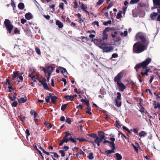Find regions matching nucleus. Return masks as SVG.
<instances>
[{
    "label": "nucleus",
    "mask_w": 160,
    "mask_h": 160,
    "mask_svg": "<svg viewBox=\"0 0 160 160\" xmlns=\"http://www.w3.org/2000/svg\"><path fill=\"white\" fill-rule=\"evenodd\" d=\"M63 140H64L65 142L67 143L68 142H69L70 140V138L68 139H64Z\"/></svg>",
    "instance_id": "58"
},
{
    "label": "nucleus",
    "mask_w": 160,
    "mask_h": 160,
    "mask_svg": "<svg viewBox=\"0 0 160 160\" xmlns=\"http://www.w3.org/2000/svg\"><path fill=\"white\" fill-rule=\"evenodd\" d=\"M54 154V156L55 158H58L59 157V156L57 154V153L56 152H53V153Z\"/></svg>",
    "instance_id": "53"
},
{
    "label": "nucleus",
    "mask_w": 160,
    "mask_h": 160,
    "mask_svg": "<svg viewBox=\"0 0 160 160\" xmlns=\"http://www.w3.org/2000/svg\"><path fill=\"white\" fill-rule=\"evenodd\" d=\"M27 100L26 98H22L18 99V102L20 103H24L26 102Z\"/></svg>",
    "instance_id": "16"
},
{
    "label": "nucleus",
    "mask_w": 160,
    "mask_h": 160,
    "mask_svg": "<svg viewBox=\"0 0 160 160\" xmlns=\"http://www.w3.org/2000/svg\"><path fill=\"white\" fill-rule=\"evenodd\" d=\"M98 137H99V138H100L102 140H105V136L104 135V132L101 131H99L98 132Z\"/></svg>",
    "instance_id": "12"
},
{
    "label": "nucleus",
    "mask_w": 160,
    "mask_h": 160,
    "mask_svg": "<svg viewBox=\"0 0 160 160\" xmlns=\"http://www.w3.org/2000/svg\"><path fill=\"white\" fill-rule=\"evenodd\" d=\"M65 98L70 100L71 101H73L74 96L72 95H67L65 96Z\"/></svg>",
    "instance_id": "20"
},
{
    "label": "nucleus",
    "mask_w": 160,
    "mask_h": 160,
    "mask_svg": "<svg viewBox=\"0 0 160 160\" xmlns=\"http://www.w3.org/2000/svg\"><path fill=\"white\" fill-rule=\"evenodd\" d=\"M110 139L112 141V142H111V145L112 146H113V145H114V146H115L114 143V142L115 140V138H111Z\"/></svg>",
    "instance_id": "31"
},
{
    "label": "nucleus",
    "mask_w": 160,
    "mask_h": 160,
    "mask_svg": "<svg viewBox=\"0 0 160 160\" xmlns=\"http://www.w3.org/2000/svg\"><path fill=\"white\" fill-rule=\"evenodd\" d=\"M136 38H139L143 42H144L146 40V39L143 36L140 35V34H138L136 35Z\"/></svg>",
    "instance_id": "14"
},
{
    "label": "nucleus",
    "mask_w": 160,
    "mask_h": 160,
    "mask_svg": "<svg viewBox=\"0 0 160 160\" xmlns=\"http://www.w3.org/2000/svg\"><path fill=\"white\" fill-rule=\"evenodd\" d=\"M25 18L27 19H30L32 18V15L30 13H27L25 15Z\"/></svg>",
    "instance_id": "21"
},
{
    "label": "nucleus",
    "mask_w": 160,
    "mask_h": 160,
    "mask_svg": "<svg viewBox=\"0 0 160 160\" xmlns=\"http://www.w3.org/2000/svg\"><path fill=\"white\" fill-rule=\"evenodd\" d=\"M118 96L116 98L115 100H120L121 99V93L118 92L117 93Z\"/></svg>",
    "instance_id": "26"
},
{
    "label": "nucleus",
    "mask_w": 160,
    "mask_h": 160,
    "mask_svg": "<svg viewBox=\"0 0 160 160\" xmlns=\"http://www.w3.org/2000/svg\"><path fill=\"white\" fill-rule=\"evenodd\" d=\"M51 100L53 103H55V102L57 98L55 96H52V94H51Z\"/></svg>",
    "instance_id": "22"
},
{
    "label": "nucleus",
    "mask_w": 160,
    "mask_h": 160,
    "mask_svg": "<svg viewBox=\"0 0 160 160\" xmlns=\"http://www.w3.org/2000/svg\"><path fill=\"white\" fill-rule=\"evenodd\" d=\"M153 78H154V76H153V75H152L151 76V78H150V83H151L152 82V81L153 80Z\"/></svg>",
    "instance_id": "57"
},
{
    "label": "nucleus",
    "mask_w": 160,
    "mask_h": 160,
    "mask_svg": "<svg viewBox=\"0 0 160 160\" xmlns=\"http://www.w3.org/2000/svg\"><path fill=\"white\" fill-rule=\"evenodd\" d=\"M65 133H66V134L64 138V139H65L66 138H68V137L71 134L70 133H68L67 132H65Z\"/></svg>",
    "instance_id": "44"
},
{
    "label": "nucleus",
    "mask_w": 160,
    "mask_h": 160,
    "mask_svg": "<svg viewBox=\"0 0 160 160\" xmlns=\"http://www.w3.org/2000/svg\"><path fill=\"white\" fill-rule=\"evenodd\" d=\"M42 70L44 71L45 74L46 72H48V75L50 76L53 71V68L49 66H48L46 68H43Z\"/></svg>",
    "instance_id": "7"
},
{
    "label": "nucleus",
    "mask_w": 160,
    "mask_h": 160,
    "mask_svg": "<svg viewBox=\"0 0 160 160\" xmlns=\"http://www.w3.org/2000/svg\"><path fill=\"white\" fill-rule=\"evenodd\" d=\"M98 47L102 49L103 52H109L112 51L113 48L111 46H108V44L106 43L101 44L100 45H98Z\"/></svg>",
    "instance_id": "3"
},
{
    "label": "nucleus",
    "mask_w": 160,
    "mask_h": 160,
    "mask_svg": "<svg viewBox=\"0 0 160 160\" xmlns=\"http://www.w3.org/2000/svg\"><path fill=\"white\" fill-rule=\"evenodd\" d=\"M44 125L47 126L48 127H49L51 128L52 127V125L48 122H46L44 123Z\"/></svg>",
    "instance_id": "36"
},
{
    "label": "nucleus",
    "mask_w": 160,
    "mask_h": 160,
    "mask_svg": "<svg viewBox=\"0 0 160 160\" xmlns=\"http://www.w3.org/2000/svg\"><path fill=\"white\" fill-rule=\"evenodd\" d=\"M66 122L69 124H70L71 122L69 118H68L66 120Z\"/></svg>",
    "instance_id": "56"
},
{
    "label": "nucleus",
    "mask_w": 160,
    "mask_h": 160,
    "mask_svg": "<svg viewBox=\"0 0 160 160\" xmlns=\"http://www.w3.org/2000/svg\"><path fill=\"white\" fill-rule=\"evenodd\" d=\"M78 3L76 2H74V8H77V7H78Z\"/></svg>",
    "instance_id": "59"
},
{
    "label": "nucleus",
    "mask_w": 160,
    "mask_h": 160,
    "mask_svg": "<svg viewBox=\"0 0 160 160\" xmlns=\"http://www.w3.org/2000/svg\"><path fill=\"white\" fill-rule=\"evenodd\" d=\"M60 71L62 73H63L67 72L66 69L63 68H60Z\"/></svg>",
    "instance_id": "40"
},
{
    "label": "nucleus",
    "mask_w": 160,
    "mask_h": 160,
    "mask_svg": "<svg viewBox=\"0 0 160 160\" xmlns=\"http://www.w3.org/2000/svg\"><path fill=\"white\" fill-rule=\"evenodd\" d=\"M110 28H106L104 30L102 35V39L103 40H105L108 39V35L107 32L109 31Z\"/></svg>",
    "instance_id": "8"
},
{
    "label": "nucleus",
    "mask_w": 160,
    "mask_h": 160,
    "mask_svg": "<svg viewBox=\"0 0 160 160\" xmlns=\"http://www.w3.org/2000/svg\"><path fill=\"white\" fill-rule=\"evenodd\" d=\"M17 94L16 93H14V95L13 97V98H12L11 97L9 96V98L11 99L12 101H14L16 98V96H17Z\"/></svg>",
    "instance_id": "27"
},
{
    "label": "nucleus",
    "mask_w": 160,
    "mask_h": 160,
    "mask_svg": "<svg viewBox=\"0 0 160 160\" xmlns=\"http://www.w3.org/2000/svg\"><path fill=\"white\" fill-rule=\"evenodd\" d=\"M67 106V104H64L62 105L61 107V110L63 111H64Z\"/></svg>",
    "instance_id": "39"
},
{
    "label": "nucleus",
    "mask_w": 160,
    "mask_h": 160,
    "mask_svg": "<svg viewBox=\"0 0 160 160\" xmlns=\"http://www.w3.org/2000/svg\"><path fill=\"white\" fill-rule=\"evenodd\" d=\"M117 54H113L112 55V58H115L117 56Z\"/></svg>",
    "instance_id": "64"
},
{
    "label": "nucleus",
    "mask_w": 160,
    "mask_h": 160,
    "mask_svg": "<svg viewBox=\"0 0 160 160\" xmlns=\"http://www.w3.org/2000/svg\"><path fill=\"white\" fill-rule=\"evenodd\" d=\"M26 133L29 136L30 135V133H29V131L28 129H27L26 131Z\"/></svg>",
    "instance_id": "63"
},
{
    "label": "nucleus",
    "mask_w": 160,
    "mask_h": 160,
    "mask_svg": "<svg viewBox=\"0 0 160 160\" xmlns=\"http://www.w3.org/2000/svg\"><path fill=\"white\" fill-rule=\"evenodd\" d=\"M65 142V141L64 140H62V141H61L60 142V143L59 145L60 146H62L64 142Z\"/></svg>",
    "instance_id": "61"
},
{
    "label": "nucleus",
    "mask_w": 160,
    "mask_h": 160,
    "mask_svg": "<svg viewBox=\"0 0 160 160\" xmlns=\"http://www.w3.org/2000/svg\"><path fill=\"white\" fill-rule=\"evenodd\" d=\"M4 24L7 30L9 31V33H11L13 26L11 24L10 21L9 19H5L4 22Z\"/></svg>",
    "instance_id": "4"
},
{
    "label": "nucleus",
    "mask_w": 160,
    "mask_h": 160,
    "mask_svg": "<svg viewBox=\"0 0 160 160\" xmlns=\"http://www.w3.org/2000/svg\"><path fill=\"white\" fill-rule=\"evenodd\" d=\"M39 82L41 83V84H39V85L41 86V85H42L44 89L46 90L49 89L48 85L45 81L40 80Z\"/></svg>",
    "instance_id": "13"
},
{
    "label": "nucleus",
    "mask_w": 160,
    "mask_h": 160,
    "mask_svg": "<svg viewBox=\"0 0 160 160\" xmlns=\"http://www.w3.org/2000/svg\"><path fill=\"white\" fill-rule=\"evenodd\" d=\"M139 5L141 7H145L146 6L145 4L142 2H141L139 3Z\"/></svg>",
    "instance_id": "46"
},
{
    "label": "nucleus",
    "mask_w": 160,
    "mask_h": 160,
    "mask_svg": "<svg viewBox=\"0 0 160 160\" xmlns=\"http://www.w3.org/2000/svg\"><path fill=\"white\" fill-rule=\"evenodd\" d=\"M154 4L159 5L160 4V0H153Z\"/></svg>",
    "instance_id": "30"
},
{
    "label": "nucleus",
    "mask_w": 160,
    "mask_h": 160,
    "mask_svg": "<svg viewBox=\"0 0 160 160\" xmlns=\"http://www.w3.org/2000/svg\"><path fill=\"white\" fill-rule=\"evenodd\" d=\"M128 34V32L127 31H125L123 33H120V34L121 35H122L123 34H124V36H126Z\"/></svg>",
    "instance_id": "45"
},
{
    "label": "nucleus",
    "mask_w": 160,
    "mask_h": 160,
    "mask_svg": "<svg viewBox=\"0 0 160 160\" xmlns=\"http://www.w3.org/2000/svg\"><path fill=\"white\" fill-rule=\"evenodd\" d=\"M77 108L79 109H82L83 108V106L82 105H79L77 106Z\"/></svg>",
    "instance_id": "60"
},
{
    "label": "nucleus",
    "mask_w": 160,
    "mask_h": 160,
    "mask_svg": "<svg viewBox=\"0 0 160 160\" xmlns=\"http://www.w3.org/2000/svg\"><path fill=\"white\" fill-rule=\"evenodd\" d=\"M112 148V149L111 150H105V153H107V155L108 156V154H111L112 153H114L115 152V146H110Z\"/></svg>",
    "instance_id": "11"
},
{
    "label": "nucleus",
    "mask_w": 160,
    "mask_h": 160,
    "mask_svg": "<svg viewBox=\"0 0 160 160\" xmlns=\"http://www.w3.org/2000/svg\"><path fill=\"white\" fill-rule=\"evenodd\" d=\"M81 101L82 102H84L86 104H87V105H88L89 104V101L87 100H85L84 99H81Z\"/></svg>",
    "instance_id": "35"
},
{
    "label": "nucleus",
    "mask_w": 160,
    "mask_h": 160,
    "mask_svg": "<svg viewBox=\"0 0 160 160\" xmlns=\"http://www.w3.org/2000/svg\"><path fill=\"white\" fill-rule=\"evenodd\" d=\"M70 140L72 142L75 143H76V141L73 138H72L71 137L70 138Z\"/></svg>",
    "instance_id": "52"
},
{
    "label": "nucleus",
    "mask_w": 160,
    "mask_h": 160,
    "mask_svg": "<svg viewBox=\"0 0 160 160\" xmlns=\"http://www.w3.org/2000/svg\"><path fill=\"white\" fill-rule=\"evenodd\" d=\"M132 145L134 148V149H135L136 152L138 153V148L139 147V145L137 143H135V145L134 144L132 143Z\"/></svg>",
    "instance_id": "17"
},
{
    "label": "nucleus",
    "mask_w": 160,
    "mask_h": 160,
    "mask_svg": "<svg viewBox=\"0 0 160 160\" xmlns=\"http://www.w3.org/2000/svg\"><path fill=\"white\" fill-rule=\"evenodd\" d=\"M151 61V59L150 58H147L144 62H142L139 64H137L135 67V69L137 71L139 68H142L143 70L142 71H144V69H145V74L148 75V73L149 71V69H147V66L149 63Z\"/></svg>",
    "instance_id": "1"
},
{
    "label": "nucleus",
    "mask_w": 160,
    "mask_h": 160,
    "mask_svg": "<svg viewBox=\"0 0 160 160\" xmlns=\"http://www.w3.org/2000/svg\"><path fill=\"white\" fill-rule=\"evenodd\" d=\"M117 106L118 107H120L121 105V102L120 100H115Z\"/></svg>",
    "instance_id": "34"
},
{
    "label": "nucleus",
    "mask_w": 160,
    "mask_h": 160,
    "mask_svg": "<svg viewBox=\"0 0 160 160\" xmlns=\"http://www.w3.org/2000/svg\"><path fill=\"white\" fill-rule=\"evenodd\" d=\"M118 33L117 32H115L114 34H112V36L113 38H115L116 36V34H117Z\"/></svg>",
    "instance_id": "49"
},
{
    "label": "nucleus",
    "mask_w": 160,
    "mask_h": 160,
    "mask_svg": "<svg viewBox=\"0 0 160 160\" xmlns=\"http://www.w3.org/2000/svg\"><path fill=\"white\" fill-rule=\"evenodd\" d=\"M123 73L122 72H120L116 76L114 79V81L117 82H120V80L122 77Z\"/></svg>",
    "instance_id": "9"
},
{
    "label": "nucleus",
    "mask_w": 160,
    "mask_h": 160,
    "mask_svg": "<svg viewBox=\"0 0 160 160\" xmlns=\"http://www.w3.org/2000/svg\"><path fill=\"white\" fill-rule=\"evenodd\" d=\"M94 25H97L98 26H99L98 22H95L93 23Z\"/></svg>",
    "instance_id": "55"
},
{
    "label": "nucleus",
    "mask_w": 160,
    "mask_h": 160,
    "mask_svg": "<svg viewBox=\"0 0 160 160\" xmlns=\"http://www.w3.org/2000/svg\"><path fill=\"white\" fill-rule=\"evenodd\" d=\"M93 138L94 140V142L92 141H88V142L93 144H94V143H95L98 146H100V143L102 140L99 138L97 135L95 134H93Z\"/></svg>",
    "instance_id": "5"
},
{
    "label": "nucleus",
    "mask_w": 160,
    "mask_h": 160,
    "mask_svg": "<svg viewBox=\"0 0 160 160\" xmlns=\"http://www.w3.org/2000/svg\"><path fill=\"white\" fill-rule=\"evenodd\" d=\"M81 8L83 9L86 12L89 14V12L87 11V7L86 5L83 4V3L81 4Z\"/></svg>",
    "instance_id": "15"
},
{
    "label": "nucleus",
    "mask_w": 160,
    "mask_h": 160,
    "mask_svg": "<svg viewBox=\"0 0 160 160\" xmlns=\"http://www.w3.org/2000/svg\"><path fill=\"white\" fill-rule=\"evenodd\" d=\"M91 108L89 107V105H87V110L86 111V112L89 113L90 115H92V113L90 112Z\"/></svg>",
    "instance_id": "28"
},
{
    "label": "nucleus",
    "mask_w": 160,
    "mask_h": 160,
    "mask_svg": "<svg viewBox=\"0 0 160 160\" xmlns=\"http://www.w3.org/2000/svg\"><path fill=\"white\" fill-rule=\"evenodd\" d=\"M150 17L153 20L160 21V14L153 12L150 15Z\"/></svg>",
    "instance_id": "6"
},
{
    "label": "nucleus",
    "mask_w": 160,
    "mask_h": 160,
    "mask_svg": "<svg viewBox=\"0 0 160 160\" xmlns=\"http://www.w3.org/2000/svg\"><path fill=\"white\" fill-rule=\"evenodd\" d=\"M62 81L64 82V84L65 85L67 83V81L66 79L65 78H63Z\"/></svg>",
    "instance_id": "62"
},
{
    "label": "nucleus",
    "mask_w": 160,
    "mask_h": 160,
    "mask_svg": "<svg viewBox=\"0 0 160 160\" xmlns=\"http://www.w3.org/2000/svg\"><path fill=\"white\" fill-rule=\"evenodd\" d=\"M122 12L121 11H120L119 12L117 15L116 18H117L119 19L121 17Z\"/></svg>",
    "instance_id": "29"
},
{
    "label": "nucleus",
    "mask_w": 160,
    "mask_h": 160,
    "mask_svg": "<svg viewBox=\"0 0 160 160\" xmlns=\"http://www.w3.org/2000/svg\"><path fill=\"white\" fill-rule=\"evenodd\" d=\"M25 118H26L25 117H20V118L22 122H23L24 121Z\"/></svg>",
    "instance_id": "51"
},
{
    "label": "nucleus",
    "mask_w": 160,
    "mask_h": 160,
    "mask_svg": "<svg viewBox=\"0 0 160 160\" xmlns=\"http://www.w3.org/2000/svg\"><path fill=\"white\" fill-rule=\"evenodd\" d=\"M147 134V133L144 131H142L139 133V136L141 137H144Z\"/></svg>",
    "instance_id": "24"
},
{
    "label": "nucleus",
    "mask_w": 160,
    "mask_h": 160,
    "mask_svg": "<svg viewBox=\"0 0 160 160\" xmlns=\"http://www.w3.org/2000/svg\"><path fill=\"white\" fill-rule=\"evenodd\" d=\"M59 7L61 8L62 9H64V3L62 2L60 3L59 6Z\"/></svg>",
    "instance_id": "43"
},
{
    "label": "nucleus",
    "mask_w": 160,
    "mask_h": 160,
    "mask_svg": "<svg viewBox=\"0 0 160 160\" xmlns=\"http://www.w3.org/2000/svg\"><path fill=\"white\" fill-rule=\"evenodd\" d=\"M146 49V45L139 42L135 43L133 46V51L136 53H140Z\"/></svg>",
    "instance_id": "2"
},
{
    "label": "nucleus",
    "mask_w": 160,
    "mask_h": 160,
    "mask_svg": "<svg viewBox=\"0 0 160 160\" xmlns=\"http://www.w3.org/2000/svg\"><path fill=\"white\" fill-rule=\"evenodd\" d=\"M14 75L13 76V78H16L19 76V74L17 72H13Z\"/></svg>",
    "instance_id": "32"
},
{
    "label": "nucleus",
    "mask_w": 160,
    "mask_h": 160,
    "mask_svg": "<svg viewBox=\"0 0 160 160\" xmlns=\"http://www.w3.org/2000/svg\"><path fill=\"white\" fill-rule=\"evenodd\" d=\"M18 7L19 9H23L24 8V5L22 3H20L18 5Z\"/></svg>",
    "instance_id": "25"
},
{
    "label": "nucleus",
    "mask_w": 160,
    "mask_h": 160,
    "mask_svg": "<svg viewBox=\"0 0 160 160\" xmlns=\"http://www.w3.org/2000/svg\"><path fill=\"white\" fill-rule=\"evenodd\" d=\"M32 78L38 79V76L37 75L32 76Z\"/></svg>",
    "instance_id": "50"
},
{
    "label": "nucleus",
    "mask_w": 160,
    "mask_h": 160,
    "mask_svg": "<svg viewBox=\"0 0 160 160\" xmlns=\"http://www.w3.org/2000/svg\"><path fill=\"white\" fill-rule=\"evenodd\" d=\"M56 24L60 28H62L63 27V25L62 23L59 21L57 20L56 21Z\"/></svg>",
    "instance_id": "19"
},
{
    "label": "nucleus",
    "mask_w": 160,
    "mask_h": 160,
    "mask_svg": "<svg viewBox=\"0 0 160 160\" xmlns=\"http://www.w3.org/2000/svg\"><path fill=\"white\" fill-rule=\"evenodd\" d=\"M44 17L47 19H48V20H49L50 19V16L48 15H44Z\"/></svg>",
    "instance_id": "54"
},
{
    "label": "nucleus",
    "mask_w": 160,
    "mask_h": 160,
    "mask_svg": "<svg viewBox=\"0 0 160 160\" xmlns=\"http://www.w3.org/2000/svg\"><path fill=\"white\" fill-rule=\"evenodd\" d=\"M35 50L37 53L40 55L41 54V52L40 49H39L38 47L35 48Z\"/></svg>",
    "instance_id": "38"
},
{
    "label": "nucleus",
    "mask_w": 160,
    "mask_h": 160,
    "mask_svg": "<svg viewBox=\"0 0 160 160\" xmlns=\"http://www.w3.org/2000/svg\"><path fill=\"white\" fill-rule=\"evenodd\" d=\"M88 157L89 159L92 160L93 159V154L92 153H90Z\"/></svg>",
    "instance_id": "33"
},
{
    "label": "nucleus",
    "mask_w": 160,
    "mask_h": 160,
    "mask_svg": "<svg viewBox=\"0 0 160 160\" xmlns=\"http://www.w3.org/2000/svg\"><path fill=\"white\" fill-rule=\"evenodd\" d=\"M18 102H15L12 103V105L14 107H16L17 105Z\"/></svg>",
    "instance_id": "48"
},
{
    "label": "nucleus",
    "mask_w": 160,
    "mask_h": 160,
    "mask_svg": "<svg viewBox=\"0 0 160 160\" xmlns=\"http://www.w3.org/2000/svg\"><path fill=\"white\" fill-rule=\"evenodd\" d=\"M59 152L61 154V155L62 157H64L65 156V154L63 150H60Z\"/></svg>",
    "instance_id": "42"
},
{
    "label": "nucleus",
    "mask_w": 160,
    "mask_h": 160,
    "mask_svg": "<svg viewBox=\"0 0 160 160\" xmlns=\"http://www.w3.org/2000/svg\"><path fill=\"white\" fill-rule=\"evenodd\" d=\"M115 158L117 160H121L122 158V156L118 153H116L115 154Z\"/></svg>",
    "instance_id": "18"
},
{
    "label": "nucleus",
    "mask_w": 160,
    "mask_h": 160,
    "mask_svg": "<svg viewBox=\"0 0 160 160\" xmlns=\"http://www.w3.org/2000/svg\"><path fill=\"white\" fill-rule=\"evenodd\" d=\"M51 97V93H49L48 96H47L45 98V100L47 103L49 102L50 99Z\"/></svg>",
    "instance_id": "23"
},
{
    "label": "nucleus",
    "mask_w": 160,
    "mask_h": 160,
    "mask_svg": "<svg viewBox=\"0 0 160 160\" xmlns=\"http://www.w3.org/2000/svg\"><path fill=\"white\" fill-rule=\"evenodd\" d=\"M77 139L79 140V141L81 142H82L83 141H87V139H84V138H77Z\"/></svg>",
    "instance_id": "41"
},
{
    "label": "nucleus",
    "mask_w": 160,
    "mask_h": 160,
    "mask_svg": "<svg viewBox=\"0 0 160 160\" xmlns=\"http://www.w3.org/2000/svg\"><path fill=\"white\" fill-rule=\"evenodd\" d=\"M26 21L27 20L26 19L24 18H22L21 20V22L22 23L24 24L26 22Z\"/></svg>",
    "instance_id": "47"
},
{
    "label": "nucleus",
    "mask_w": 160,
    "mask_h": 160,
    "mask_svg": "<svg viewBox=\"0 0 160 160\" xmlns=\"http://www.w3.org/2000/svg\"><path fill=\"white\" fill-rule=\"evenodd\" d=\"M117 84L120 90L122 92L126 88V86L121 82H118Z\"/></svg>",
    "instance_id": "10"
},
{
    "label": "nucleus",
    "mask_w": 160,
    "mask_h": 160,
    "mask_svg": "<svg viewBox=\"0 0 160 160\" xmlns=\"http://www.w3.org/2000/svg\"><path fill=\"white\" fill-rule=\"evenodd\" d=\"M104 0H99L97 3V5H99L102 4Z\"/></svg>",
    "instance_id": "37"
}]
</instances>
